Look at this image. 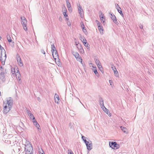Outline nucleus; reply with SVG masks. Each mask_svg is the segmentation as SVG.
Returning a JSON list of instances; mask_svg holds the SVG:
<instances>
[{
	"mask_svg": "<svg viewBox=\"0 0 154 154\" xmlns=\"http://www.w3.org/2000/svg\"><path fill=\"white\" fill-rule=\"evenodd\" d=\"M7 104L8 105V110L7 111L5 110L7 108V106L6 105L4 106L3 109V112L5 113H7L10 110L13 105V100L12 98L11 97L8 98L7 100Z\"/></svg>",
	"mask_w": 154,
	"mask_h": 154,
	"instance_id": "f257e3e1",
	"label": "nucleus"
},
{
	"mask_svg": "<svg viewBox=\"0 0 154 154\" xmlns=\"http://www.w3.org/2000/svg\"><path fill=\"white\" fill-rule=\"evenodd\" d=\"M24 149L26 154H33L32 153L33 149L31 144L25 145Z\"/></svg>",
	"mask_w": 154,
	"mask_h": 154,
	"instance_id": "f03ea898",
	"label": "nucleus"
},
{
	"mask_svg": "<svg viewBox=\"0 0 154 154\" xmlns=\"http://www.w3.org/2000/svg\"><path fill=\"white\" fill-rule=\"evenodd\" d=\"M20 19L22 22V24L23 26V29L25 30H27V21L25 17L23 16H21Z\"/></svg>",
	"mask_w": 154,
	"mask_h": 154,
	"instance_id": "7ed1b4c3",
	"label": "nucleus"
},
{
	"mask_svg": "<svg viewBox=\"0 0 154 154\" xmlns=\"http://www.w3.org/2000/svg\"><path fill=\"white\" fill-rule=\"evenodd\" d=\"M109 144L110 147L114 149H119L120 146L116 142H109Z\"/></svg>",
	"mask_w": 154,
	"mask_h": 154,
	"instance_id": "20e7f679",
	"label": "nucleus"
},
{
	"mask_svg": "<svg viewBox=\"0 0 154 154\" xmlns=\"http://www.w3.org/2000/svg\"><path fill=\"white\" fill-rule=\"evenodd\" d=\"M85 143L87 146V149L88 150L90 151L93 148V146L92 142L90 140L89 141H87L85 140Z\"/></svg>",
	"mask_w": 154,
	"mask_h": 154,
	"instance_id": "39448f33",
	"label": "nucleus"
},
{
	"mask_svg": "<svg viewBox=\"0 0 154 154\" xmlns=\"http://www.w3.org/2000/svg\"><path fill=\"white\" fill-rule=\"evenodd\" d=\"M104 100L102 97L100 98L99 102V104L102 109H107L105 107L104 104Z\"/></svg>",
	"mask_w": 154,
	"mask_h": 154,
	"instance_id": "423d86ee",
	"label": "nucleus"
},
{
	"mask_svg": "<svg viewBox=\"0 0 154 154\" xmlns=\"http://www.w3.org/2000/svg\"><path fill=\"white\" fill-rule=\"evenodd\" d=\"M17 60L18 63H19V65L20 66H23V63L19 55H17Z\"/></svg>",
	"mask_w": 154,
	"mask_h": 154,
	"instance_id": "0eeeda50",
	"label": "nucleus"
},
{
	"mask_svg": "<svg viewBox=\"0 0 154 154\" xmlns=\"http://www.w3.org/2000/svg\"><path fill=\"white\" fill-rule=\"evenodd\" d=\"M110 14L111 15L110 17L113 20V22L116 24H118V22L116 16L113 14L110 13Z\"/></svg>",
	"mask_w": 154,
	"mask_h": 154,
	"instance_id": "6e6552de",
	"label": "nucleus"
},
{
	"mask_svg": "<svg viewBox=\"0 0 154 154\" xmlns=\"http://www.w3.org/2000/svg\"><path fill=\"white\" fill-rule=\"evenodd\" d=\"M51 52L52 55H53V54L54 53V52L57 51L55 48V47L54 44H52L51 45Z\"/></svg>",
	"mask_w": 154,
	"mask_h": 154,
	"instance_id": "1a4fd4ad",
	"label": "nucleus"
},
{
	"mask_svg": "<svg viewBox=\"0 0 154 154\" xmlns=\"http://www.w3.org/2000/svg\"><path fill=\"white\" fill-rule=\"evenodd\" d=\"M55 101L56 103H58V101L60 100V98L58 95L56 94H55V96H54Z\"/></svg>",
	"mask_w": 154,
	"mask_h": 154,
	"instance_id": "9d476101",
	"label": "nucleus"
},
{
	"mask_svg": "<svg viewBox=\"0 0 154 154\" xmlns=\"http://www.w3.org/2000/svg\"><path fill=\"white\" fill-rule=\"evenodd\" d=\"M52 56L55 60H56L57 58H58V56L57 51H56L54 52V53L53 54V55H52Z\"/></svg>",
	"mask_w": 154,
	"mask_h": 154,
	"instance_id": "9b49d317",
	"label": "nucleus"
},
{
	"mask_svg": "<svg viewBox=\"0 0 154 154\" xmlns=\"http://www.w3.org/2000/svg\"><path fill=\"white\" fill-rule=\"evenodd\" d=\"M78 9L79 11V14L81 15H82V12L83 11V10L82 8V7L80 5V4L79 5H78Z\"/></svg>",
	"mask_w": 154,
	"mask_h": 154,
	"instance_id": "f8f14e48",
	"label": "nucleus"
},
{
	"mask_svg": "<svg viewBox=\"0 0 154 154\" xmlns=\"http://www.w3.org/2000/svg\"><path fill=\"white\" fill-rule=\"evenodd\" d=\"M32 122L35 126L38 129H39V127H40V126L36 120L35 119L34 120H33Z\"/></svg>",
	"mask_w": 154,
	"mask_h": 154,
	"instance_id": "ddd939ff",
	"label": "nucleus"
},
{
	"mask_svg": "<svg viewBox=\"0 0 154 154\" xmlns=\"http://www.w3.org/2000/svg\"><path fill=\"white\" fill-rule=\"evenodd\" d=\"M98 28V29L100 31V34H103V29L102 26L101 25V26H99Z\"/></svg>",
	"mask_w": 154,
	"mask_h": 154,
	"instance_id": "4468645a",
	"label": "nucleus"
},
{
	"mask_svg": "<svg viewBox=\"0 0 154 154\" xmlns=\"http://www.w3.org/2000/svg\"><path fill=\"white\" fill-rule=\"evenodd\" d=\"M6 58V53L5 52V55L4 57L3 58L2 56L0 57V61H5Z\"/></svg>",
	"mask_w": 154,
	"mask_h": 154,
	"instance_id": "2eb2a0df",
	"label": "nucleus"
},
{
	"mask_svg": "<svg viewBox=\"0 0 154 154\" xmlns=\"http://www.w3.org/2000/svg\"><path fill=\"white\" fill-rule=\"evenodd\" d=\"M73 55L74 56L75 58H77L79 56V53L77 52H73L72 53Z\"/></svg>",
	"mask_w": 154,
	"mask_h": 154,
	"instance_id": "dca6fc26",
	"label": "nucleus"
},
{
	"mask_svg": "<svg viewBox=\"0 0 154 154\" xmlns=\"http://www.w3.org/2000/svg\"><path fill=\"white\" fill-rule=\"evenodd\" d=\"M120 128L124 133H126V131H127V128H126L122 126H121Z\"/></svg>",
	"mask_w": 154,
	"mask_h": 154,
	"instance_id": "f3484780",
	"label": "nucleus"
},
{
	"mask_svg": "<svg viewBox=\"0 0 154 154\" xmlns=\"http://www.w3.org/2000/svg\"><path fill=\"white\" fill-rule=\"evenodd\" d=\"M97 66L98 68L100 69V71L102 72V71L103 72V68L102 66L100 64V63H98L97 64Z\"/></svg>",
	"mask_w": 154,
	"mask_h": 154,
	"instance_id": "a211bd4d",
	"label": "nucleus"
},
{
	"mask_svg": "<svg viewBox=\"0 0 154 154\" xmlns=\"http://www.w3.org/2000/svg\"><path fill=\"white\" fill-rule=\"evenodd\" d=\"M7 39L8 41V42L9 43H10V42L11 43L12 42V40L11 39V38L10 36L9 35H8L7 36Z\"/></svg>",
	"mask_w": 154,
	"mask_h": 154,
	"instance_id": "6ab92c4d",
	"label": "nucleus"
},
{
	"mask_svg": "<svg viewBox=\"0 0 154 154\" xmlns=\"http://www.w3.org/2000/svg\"><path fill=\"white\" fill-rule=\"evenodd\" d=\"M19 76H20L19 74H17L16 75V77L17 79L19 80V81H18L19 83H21V79L20 78Z\"/></svg>",
	"mask_w": 154,
	"mask_h": 154,
	"instance_id": "aec40b11",
	"label": "nucleus"
},
{
	"mask_svg": "<svg viewBox=\"0 0 154 154\" xmlns=\"http://www.w3.org/2000/svg\"><path fill=\"white\" fill-rule=\"evenodd\" d=\"M93 71L94 73L96 74V75L97 76H98L99 75L97 71L96 67H95V69H93Z\"/></svg>",
	"mask_w": 154,
	"mask_h": 154,
	"instance_id": "412c9836",
	"label": "nucleus"
},
{
	"mask_svg": "<svg viewBox=\"0 0 154 154\" xmlns=\"http://www.w3.org/2000/svg\"><path fill=\"white\" fill-rule=\"evenodd\" d=\"M28 116H29L30 118L31 119H32L33 120L35 119V117L34 116L33 114H32L31 113V114H29H29Z\"/></svg>",
	"mask_w": 154,
	"mask_h": 154,
	"instance_id": "4be33fe9",
	"label": "nucleus"
},
{
	"mask_svg": "<svg viewBox=\"0 0 154 154\" xmlns=\"http://www.w3.org/2000/svg\"><path fill=\"white\" fill-rule=\"evenodd\" d=\"M64 11L63 12V14L64 16L66 17H67L68 15L66 14V8H64Z\"/></svg>",
	"mask_w": 154,
	"mask_h": 154,
	"instance_id": "5701e85b",
	"label": "nucleus"
},
{
	"mask_svg": "<svg viewBox=\"0 0 154 154\" xmlns=\"http://www.w3.org/2000/svg\"><path fill=\"white\" fill-rule=\"evenodd\" d=\"M76 58V59L77 60L79 61V62H80L81 63H82V59L80 57H79V56L77 58Z\"/></svg>",
	"mask_w": 154,
	"mask_h": 154,
	"instance_id": "b1692460",
	"label": "nucleus"
},
{
	"mask_svg": "<svg viewBox=\"0 0 154 154\" xmlns=\"http://www.w3.org/2000/svg\"><path fill=\"white\" fill-rule=\"evenodd\" d=\"M76 58V59L77 60L79 61V62H80L81 63H82V59L80 57H79V56L77 58Z\"/></svg>",
	"mask_w": 154,
	"mask_h": 154,
	"instance_id": "393cba45",
	"label": "nucleus"
},
{
	"mask_svg": "<svg viewBox=\"0 0 154 154\" xmlns=\"http://www.w3.org/2000/svg\"><path fill=\"white\" fill-rule=\"evenodd\" d=\"M78 49L79 50H83V49L82 48V47L81 45L80 44H79L78 46L77 47Z\"/></svg>",
	"mask_w": 154,
	"mask_h": 154,
	"instance_id": "a878e982",
	"label": "nucleus"
},
{
	"mask_svg": "<svg viewBox=\"0 0 154 154\" xmlns=\"http://www.w3.org/2000/svg\"><path fill=\"white\" fill-rule=\"evenodd\" d=\"M103 16H103L102 17H100V19L101 21L102 22H103V23L104 22L105 19H104V17Z\"/></svg>",
	"mask_w": 154,
	"mask_h": 154,
	"instance_id": "bb28decb",
	"label": "nucleus"
},
{
	"mask_svg": "<svg viewBox=\"0 0 154 154\" xmlns=\"http://www.w3.org/2000/svg\"><path fill=\"white\" fill-rule=\"evenodd\" d=\"M81 25L82 29V30L85 29V26L82 22H81Z\"/></svg>",
	"mask_w": 154,
	"mask_h": 154,
	"instance_id": "cd10ccee",
	"label": "nucleus"
},
{
	"mask_svg": "<svg viewBox=\"0 0 154 154\" xmlns=\"http://www.w3.org/2000/svg\"><path fill=\"white\" fill-rule=\"evenodd\" d=\"M102 109L104 112H106V114H108L109 113V111L107 109L106 110L105 109Z\"/></svg>",
	"mask_w": 154,
	"mask_h": 154,
	"instance_id": "c85d7f7f",
	"label": "nucleus"
},
{
	"mask_svg": "<svg viewBox=\"0 0 154 154\" xmlns=\"http://www.w3.org/2000/svg\"><path fill=\"white\" fill-rule=\"evenodd\" d=\"M0 49L2 51V50H3L5 51H5L4 48L2 47L1 45H0Z\"/></svg>",
	"mask_w": 154,
	"mask_h": 154,
	"instance_id": "c756f323",
	"label": "nucleus"
},
{
	"mask_svg": "<svg viewBox=\"0 0 154 154\" xmlns=\"http://www.w3.org/2000/svg\"><path fill=\"white\" fill-rule=\"evenodd\" d=\"M82 140L84 141V142L85 143V140L87 141L85 139L86 137L84 136H82Z\"/></svg>",
	"mask_w": 154,
	"mask_h": 154,
	"instance_id": "7c9ffc66",
	"label": "nucleus"
},
{
	"mask_svg": "<svg viewBox=\"0 0 154 154\" xmlns=\"http://www.w3.org/2000/svg\"><path fill=\"white\" fill-rule=\"evenodd\" d=\"M95 61L97 64L100 63L99 60L97 59H96V60H95Z\"/></svg>",
	"mask_w": 154,
	"mask_h": 154,
	"instance_id": "2f4dec72",
	"label": "nucleus"
},
{
	"mask_svg": "<svg viewBox=\"0 0 154 154\" xmlns=\"http://www.w3.org/2000/svg\"><path fill=\"white\" fill-rule=\"evenodd\" d=\"M66 4L67 8H69L70 7H71L70 4L69 2H67Z\"/></svg>",
	"mask_w": 154,
	"mask_h": 154,
	"instance_id": "473e14b6",
	"label": "nucleus"
},
{
	"mask_svg": "<svg viewBox=\"0 0 154 154\" xmlns=\"http://www.w3.org/2000/svg\"><path fill=\"white\" fill-rule=\"evenodd\" d=\"M81 40H82V42L83 43V42H87V40L84 38H82V39Z\"/></svg>",
	"mask_w": 154,
	"mask_h": 154,
	"instance_id": "72a5a7b5",
	"label": "nucleus"
},
{
	"mask_svg": "<svg viewBox=\"0 0 154 154\" xmlns=\"http://www.w3.org/2000/svg\"><path fill=\"white\" fill-rule=\"evenodd\" d=\"M26 112L27 113L28 115L29 114H29L31 113V111L29 110H26Z\"/></svg>",
	"mask_w": 154,
	"mask_h": 154,
	"instance_id": "f704fd0d",
	"label": "nucleus"
},
{
	"mask_svg": "<svg viewBox=\"0 0 154 154\" xmlns=\"http://www.w3.org/2000/svg\"><path fill=\"white\" fill-rule=\"evenodd\" d=\"M83 32L85 34H86L87 33V31L85 29H82Z\"/></svg>",
	"mask_w": 154,
	"mask_h": 154,
	"instance_id": "c9c22d12",
	"label": "nucleus"
},
{
	"mask_svg": "<svg viewBox=\"0 0 154 154\" xmlns=\"http://www.w3.org/2000/svg\"><path fill=\"white\" fill-rule=\"evenodd\" d=\"M68 154H73V152L71 150H69Z\"/></svg>",
	"mask_w": 154,
	"mask_h": 154,
	"instance_id": "e433bc0d",
	"label": "nucleus"
},
{
	"mask_svg": "<svg viewBox=\"0 0 154 154\" xmlns=\"http://www.w3.org/2000/svg\"><path fill=\"white\" fill-rule=\"evenodd\" d=\"M41 52L42 53L45 54V51L43 49H42L41 50Z\"/></svg>",
	"mask_w": 154,
	"mask_h": 154,
	"instance_id": "4c0bfd02",
	"label": "nucleus"
},
{
	"mask_svg": "<svg viewBox=\"0 0 154 154\" xmlns=\"http://www.w3.org/2000/svg\"><path fill=\"white\" fill-rule=\"evenodd\" d=\"M114 73L116 75H117V74H118V72L117 71L116 69L115 70H114L113 71Z\"/></svg>",
	"mask_w": 154,
	"mask_h": 154,
	"instance_id": "58836bf2",
	"label": "nucleus"
},
{
	"mask_svg": "<svg viewBox=\"0 0 154 154\" xmlns=\"http://www.w3.org/2000/svg\"><path fill=\"white\" fill-rule=\"evenodd\" d=\"M11 71H12V74H14V73H15V71L14 69V68L12 69Z\"/></svg>",
	"mask_w": 154,
	"mask_h": 154,
	"instance_id": "ea45409f",
	"label": "nucleus"
},
{
	"mask_svg": "<svg viewBox=\"0 0 154 154\" xmlns=\"http://www.w3.org/2000/svg\"><path fill=\"white\" fill-rule=\"evenodd\" d=\"M111 68L113 71H114V70H115L116 69V68L114 66H112Z\"/></svg>",
	"mask_w": 154,
	"mask_h": 154,
	"instance_id": "a19ab883",
	"label": "nucleus"
},
{
	"mask_svg": "<svg viewBox=\"0 0 154 154\" xmlns=\"http://www.w3.org/2000/svg\"><path fill=\"white\" fill-rule=\"evenodd\" d=\"M68 8V10L69 11H72V8L71 7H70L69 8Z\"/></svg>",
	"mask_w": 154,
	"mask_h": 154,
	"instance_id": "79ce46f5",
	"label": "nucleus"
},
{
	"mask_svg": "<svg viewBox=\"0 0 154 154\" xmlns=\"http://www.w3.org/2000/svg\"><path fill=\"white\" fill-rule=\"evenodd\" d=\"M117 10H118V12L120 13V14H122V10H120L119 9H117Z\"/></svg>",
	"mask_w": 154,
	"mask_h": 154,
	"instance_id": "37998d69",
	"label": "nucleus"
},
{
	"mask_svg": "<svg viewBox=\"0 0 154 154\" xmlns=\"http://www.w3.org/2000/svg\"><path fill=\"white\" fill-rule=\"evenodd\" d=\"M116 5L117 9H118V8H120V9H121V8L119 7V5L118 4H117Z\"/></svg>",
	"mask_w": 154,
	"mask_h": 154,
	"instance_id": "c03bdc74",
	"label": "nucleus"
},
{
	"mask_svg": "<svg viewBox=\"0 0 154 154\" xmlns=\"http://www.w3.org/2000/svg\"><path fill=\"white\" fill-rule=\"evenodd\" d=\"M72 124L71 123L69 124V126L70 128H72Z\"/></svg>",
	"mask_w": 154,
	"mask_h": 154,
	"instance_id": "a18cd8bd",
	"label": "nucleus"
},
{
	"mask_svg": "<svg viewBox=\"0 0 154 154\" xmlns=\"http://www.w3.org/2000/svg\"><path fill=\"white\" fill-rule=\"evenodd\" d=\"M83 44H84V45L85 46H86L87 45V44L88 43H87V42H83Z\"/></svg>",
	"mask_w": 154,
	"mask_h": 154,
	"instance_id": "49530a36",
	"label": "nucleus"
},
{
	"mask_svg": "<svg viewBox=\"0 0 154 154\" xmlns=\"http://www.w3.org/2000/svg\"><path fill=\"white\" fill-rule=\"evenodd\" d=\"M139 27H140V28L141 29H143V25L141 24H140L139 25Z\"/></svg>",
	"mask_w": 154,
	"mask_h": 154,
	"instance_id": "de8ad7c7",
	"label": "nucleus"
},
{
	"mask_svg": "<svg viewBox=\"0 0 154 154\" xmlns=\"http://www.w3.org/2000/svg\"><path fill=\"white\" fill-rule=\"evenodd\" d=\"M1 75H2V77L3 76V75H4V72H1L0 73Z\"/></svg>",
	"mask_w": 154,
	"mask_h": 154,
	"instance_id": "09e8293b",
	"label": "nucleus"
},
{
	"mask_svg": "<svg viewBox=\"0 0 154 154\" xmlns=\"http://www.w3.org/2000/svg\"><path fill=\"white\" fill-rule=\"evenodd\" d=\"M75 45L76 46H78L79 45V42H75Z\"/></svg>",
	"mask_w": 154,
	"mask_h": 154,
	"instance_id": "8fccbe9b",
	"label": "nucleus"
},
{
	"mask_svg": "<svg viewBox=\"0 0 154 154\" xmlns=\"http://www.w3.org/2000/svg\"><path fill=\"white\" fill-rule=\"evenodd\" d=\"M97 25L98 26V27H99V26H101V24H100L99 23H98L97 24Z\"/></svg>",
	"mask_w": 154,
	"mask_h": 154,
	"instance_id": "3c124183",
	"label": "nucleus"
},
{
	"mask_svg": "<svg viewBox=\"0 0 154 154\" xmlns=\"http://www.w3.org/2000/svg\"><path fill=\"white\" fill-rule=\"evenodd\" d=\"M2 64L3 65H5V61H2Z\"/></svg>",
	"mask_w": 154,
	"mask_h": 154,
	"instance_id": "603ef678",
	"label": "nucleus"
},
{
	"mask_svg": "<svg viewBox=\"0 0 154 154\" xmlns=\"http://www.w3.org/2000/svg\"><path fill=\"white\" fill-rule=\"evenodd\" d=\"M109 83H110V85H112V84H111V83L112 82V80H109Z\"/></svg>",
	"mask_w": 154,
	"mask_h": 154,
	"instance_id": "864d4df0",
	"label": "nucleus"
},
{
	"mask_svg": "<svg viewBox=\"0 0 154 154\" xmlns=\"http://www.w3.org/2000/svg\"><path fill=\"white\" fill-rule=\"evenodd\" d=\"M95 22H96V23L97 24V23H98L99 22L97 20H96V21H95Z\"/></svg>",
	"mask_w": 154,
	"mask_h": 154,
	"instance_id": "5fc2aeb1",
	"label": "nucleus"
},
{
	"mask_svg": "<svg viewBox=\"0 0 154 154\" xmlns=\"http://www.w3.org/2000/svg\"><path fill=\"white\" fill-rule=\"evenodd\" d=\"M67 24H68V25L69 26H71V23L70 22H69V23H67Z\"/></svg>",
	"mask_w": 154,
	"mask_h": 154,
	"instance_id": "6e6d98bb",
	"label": "nucleus"
},
{
	"mask_svg": "<svg viewBox=\"0 0 154 154\" xmlns=\"http://www.w3.org/2000/svg\"><path fill=\"white\" fill-rule=\"evenodd\" d=\"M40 154H44V153L43 152V151H42V152H39Z\"/></svg>",
	"mask_w": 154,
	"mask_h": 154,
	"instance_id": "4d7b16f0",
	"label": "nucleus"
},
{
	"mask_svg": "<svg viewBox=\"0 0 154 154\" xmlns=\"http://www.w3.org/2000/svg\"><path fill=\"white\" fill-rule=\"evenodd\" d=\"M8 107L7 106V108H6V109L5 110H6L7 111L8 110Z\"/></svg>",
	"mask_w": 154,
	"mask_h": 154,
	"instance_id": "13d9d810",
	"label": "nucleus"
},
{
	"mask_svg": "<svg viewBox=\"0 0 154 154\" xmlns=\"http://www.w3.org/2000/svg\"><path fill=\"white\" fill-rule=\"evenodd\" d=\"M88 44H87V45L86 46V47L88 48H89V47L88 46Z\"/></svg>",
	"mask_w": 154,
	"mask_h": 154,
	"instance_id": "bf43d9fd",
	"label": "nucleus"
},
{
	"mask_svg": "<svg viewBox=\"0 0 154 154\" xmlns=\"http://www.w3.org/2000/svg\"><path fill=\"white\" fill-rule=\"evenodd\" d=\"M66 3H67V2H69L68 0H66Z\"/></svg>",
	"mask_w": 154,
	"mask_h": 154,
	"instance_id": "052dcab7",
	"label": "nucleus"
},
{
	"mask_svg": "<svg viewBox=\"0 0 154 154\" xmlns=\"http://www.w3.org/2000/svg\"><path fill=\"white\" fill-rule=\"evenodd\" d=\"M0 153L3 154V152H2L0 150Z\"/></svg>",
	"mask_w": 154,
	"mask_h": 154,
	"instance_id": "680f3d73",
	"label": "nucleus"
},
{
	"mask_svg": "<svg viewBox=\"0 0 154 154\" xmlns=\"http://www.w3.org/2000/svg\"><path fill=\"white\" fill-rule=\"evenodd\" d=\"M38 100L39 101V100H40V98L39 97H38Z\"/></svg>",
	"mask_w": 154,
	"mask_h": 154,
	"instance_id": "e2e57ef3",
	"label": "nucleus"
},
{
	"mask_svg": "<svg viewBox=\"0 0 154 154\" xmlns=\"http://www.w3.org/2000/svg\"><path fill=\"white\" fill-rule=\"evenodd\" d=\"M92 67L94 68V69H95V67L94 66H92Z\"/></svg>",
	"mask_w": 154,
	"mask_h": 154,
	"instance_id": "0e129e2a",
	"label": "nucleus"
},
{
	"mask_svg": "<svg viewBox=\"0 0 154 154\" xmlns=\"http://www.w3.org/2000/svg\"><path fill=\"white\" fill-rule=\"evenodd\" d=\"M122 16L123 15V14L122 13V14H121Z\"/></svg>",
	"mask_w": 154,
	"mask_h": 154,
	"instance_id": "69168bd1",
	"label": "nucleus"
},
{
	"mask_svg": "<svg viewBox=\"0 0 154 154\" xmlns=\"http://www.w3.org/2000/svg\"><path fill=\"white\" fill-rule=\"evenodd\" d=\"M66 20H68V19L67 18H66Z\"/></svg>",
	"mask_w": 154,
	"mask_h": 154,
	"instance_id": "338daca9",
	"label": "nucleus"
},
{
	"mask_svg": "<svg viewBox=\"0 0 154 154\" xmlns=\"http://www.w3.org/2000/svg\"><path fill=\"white\" fill-rule=\"evenodd\" d=\"M2 38V37H1V36L0 35V39H1Z\"/></svg>",
	"mask_w": 154,
	"mask_h": 154,
	"instance_id": "774afa93",
	"label": "nucleus"
}]
</instances>
